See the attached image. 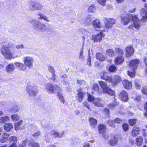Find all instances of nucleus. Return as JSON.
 Returning a JSON list of instances; mask_svg holds the SVG:
<instances>
[{
	"mask_svg": "<svg viewBox=\"0 0 147 147\" xmlns=\"http://www.w3.org/2000/svg\"><path fill=\"white\" fill-rule=\"evenodd\" d=\"M92 89L93 90L96 91L98 93L100 92V87L98 84L96 83H95L93 84Z\"/></svg>",
	"mask_w": 147,
	"mask_h": 147,
	"instance_id": "nucleus-42",
	"label": "nucleus"
},
{
	"mask_svg": "<svg viewBox=\"0 0 147 147\" xmlns=\"http://www.w3.org/2000/svg\"><path fill=\"white\" fill-rule=\"evenodd\" d=\"M137 121L136 119H130L129 120V123L131 126H133L136 125Z\"/></svg>",
	"mask_w": 147,
	"mask_h": 147,
	"instance_id": "nucleus-45",
	"label": "nucleus"
},
{
	"mask_svg": "<svg viewBox=\"0 0 147 147\" xmlns=\"http://www.w3.org/2000/svg\"><path fill=\"white\" fill-rule=\"evenodd\" d=\"M143 141V138L142 137H140L136 138V141L137 145L139 146H141L142 145Z\"/></svg>",
	"mask_w": 147,
	"mask_h": 147,
	"instance_id": "nucleus-35",
	"label": "nucleus"
},
{
	"mask_svg": "<svg viewBox=\"0 0 147 147\" xmlns=\"http://www.w3.org/2000/svg\"><path fill=\"white\" fill-rule=\"evenodd\" d=\"M92 24L94 27L97 28H101V24L100 21L97 19L94 20L92 22Z\"/></svg>",
	"mask_w": 147,
	"mask_h": 147,
	"instance_id": "nucleus-27",
	"label": "nucleus"
},
{
	"mask_svg": "<svg viewBox=\"0 0 147 147\" xmlns=\"http://www.w3.org/2000/svg\"><path fill=\"white\" fill-rule=\"evenodd\" d=\"M106 53L108 56L113 57H114L115 55V53L114 50L112 49H108L106 51Z\"/></svg>",
	"mask_w": 147,
	"mask_h": 147,
	"instance_id": "nucleus-26",
	"label": "nucleus"
},
{
	"mask_svg": "<svg viewBox=\"0 0 147 147\" xmlns=\"http://www.w3.org/2000/svg\"><path fill=\"white\" fill-rule=\"evenodd\" d=\"M46 91L49 94L55 93L56 91H61V88L58 85H53L51 83H47L46 85Z\"/></svg>",
	"mask_w": 147,
	"mask_h": 147,
	"instance_id": "nucleus-2",
	"label": "nucleus"
},
{
	"mask_svg": "<svg viewBox=\"0 0 147 147\" xmlns=\"http://www.w3.org/2000/svg\"><path fill=\"white\" fill-rule=\"evenodd\" d=\"M130 16H131V14L127 13L124 16H121V22L123 25H126L129 22L130 20Z\"/></svg>",
	"mask_w": 147,
	"mask_h": 147,
	"instance_id": "nucleus-14",
	"label": "nucleus"
},
{
	"mask_svg": "<svg viewBox=\"0 0 147 147\" xmlns=\"http://www.w3.org/2000/svg\"><path fill=\"white\" fill-rule=\"evenodd\" d=\"M98 84L100 87L102 89L103 92L107 88V87H109L107 86V83L103 81H99L98 82Z\"/></svg>",
	"mask_w": 147,
	"mask_h": 147,
	"instance_id": "nucleus-30",
	"label": "nucleus"
},
{
	"mask_svg": "<svg viewBox=\"0 0 147 147\" xmlns=\"http://www.w3.org/2000/svg\"><path fill=\"white\" fill-rule=\"evenodd\" d=\"M104 93H107L111 96H115V91L113 90L109 87H107V88L104 91Z\"/></svg>",
	"mask_w": 147,
	"mask_h": 147,
	"instance_id": "nucleus-24",
	"label": "nucleus"
},
{
	"mask_svg": "<svg viewBox=\"0 0 147 147\" xmlns=\"http://www.w3.org/2000/svg\"><path fill=\"white\" fill-rule=\"evenodd\" d=\"M56 76L55 75V73L52 74V76L51 78H50V79L53 81H55L56 80Z\"/></svg>",
	"mask_w": 147,
	"mask_h": 147,
	"instance_id": "nucleus-63",
	"label": "nucleus"
},
{
	"mask_svg": "<svg viewBox=\"0 0 147 147\" xmlns=\"http://www.w3.org/2000/svg\"><path fill=\"white\" fill-rule=\"evenodd\" d=\"M49 71L52 74L55 73V71L53 67L51 66H48Z\"/></svg>",
	"mask_w": 147,
	"mask_h": 147,
	"instance_id": "nucleus-58",
	"label": "nucleus"
},
{
	"mask_svg": "<svg viewBox=\"0 0 147 147\" xmlns=\"http://www.w3.org/2000/svg\"><path fill=\"white\" fill-rule=\"evenodd\" d=\"M136 69L132 68V71H128L127 72V75L131 78H133L135 77L136 76Z\"/></svg>",
	"mask_w": 147,
	"mask_h": 147,
	"instance_id": "nucleus-36",
	"label": "nucleus"
},
{
	"mask_svg": "<svg viewBox=\"0 0 147 147\" xmlns=\"http://www.w3.org/2000/svg\"><path fill=\"white\" fill-rule=\"evenodd\" d=\"M105 31V30L104 29L101 30V32L92 36V40H93L94 42H100L102 40V38L104 36V35L102 32H104Z\"/></svg>",
	"mask_w": 147,
	"mask_h": 147,
	"instance_id": "nucleus-7",
	"label": "nucleus"
},
{
	"mask_svg": "<svg viewBox=\"0 0 147 147\" xmlns=\"http://www.w3.org/2000/svg\"><path fill=\"white\" fill-rule=\"evenodd\" d=\"M118 137L114 136L109 141V144L112 146H114L117 144L118 141Z\"/></svg>",
	"mask_w": 147,
	"mask_h": 147,
	"instance_id": "nucleus-22",
	"label": "nucleus"
},
{
	"mask_svg": "<svg viewBox=\"0 0 147 147\" xmlns=\"http://www.w3.org/2000/svg\"><path fill=\"white\" fill-rule=\"evenodd\" d=\"M9 118L8 116L2 117L0 118V123H5V122L9 121Z\"/></svg>",
	"mask_w": 147,
	"mask_h": 147,
	"instance_id": "nucleus-39",
	"label": "nucleus"
},
{
	"mask_svg": "<svg viewBox=\"0 0 147 147\" xmlns=\"http://www.w3.org/2000/svg\"><path fill=\"white\" fill-rule=\"evenodd\" d=\"M86 63L87 65H88L89 66H91V57L90 56H89L88 58Z\"/></svg>",
	"mask_w": 147,
	"mask_h": 147,
	"instance_id": "nucleus-59",
	"label": "nucleus"
},
{
	"mask_svg": "<svg viewBox=\"0 0 147 147\" xmlns=\"http://www.w3.org/2000/svg\"><path fill=\"white\" fill-rule=\"evenodd\" d=\"M141 61L138 59L131 60L129 63V66L132 68L136 69L138 65L140 64Z\"/></svg>",
	"mask_w": 147,
	"mask_h": 147,
	"instance_id": "nucleus-9",
	"label": "nucleus"
},
{
	"mask_svg": "<svg viewBox=\"0 0 147 147\" xmlns=\"http://www.w3.org/2000/svg\"><path fill=\"white\" fill-rule=\"evenodd\" d=\"M105 28L107 29L111 28L114 24L115 23V20L113 18H105Z\"/></svg>",
	"mask_w": 147,
	"mask_h": 147,
	"instance_id": "nucleus-6",
	"label": "nucleus"
},
{
	"mask_svg": "<svg viewBox=\"0 0 147 147\" xmlns=\"http://www.w3.org/2000/svg\"><path fill=\"white\" fill-rule=\"evenodd\" d=\"M96 59L100 61H103L105 59V57L101 53H97L96 54Z\"/></svg>",
	"mask_w": 147,
	"mask_h": 147,
	"instance_id": "nucleus-32",
	"label": "nucleus"
},
{
	"mask_svg": "<svg viewBox=\"0 0 147 147\" xmlns=\"http://www.w3.org/2000/svg\"><path fill=\"white\" fill-rule=\"evenodd\" d=\"M11 118L12 120L17 121L20 119V117L17 114L12 115L11 116Z\"/></svg>",
	"mask_w": 147,
	"mask_h": 147,
	"instance_id": "nucleus-48",
	"label": "nucleus"
},
{
	"mask_svg": "<svg viewBox=\"0 0 147 147\" xmlns=\"http://www.w3.org/2000/svg\"><path fill=\"white\" fill-rule=\"evenodd\" d=\"M92 19L91 17V16H88L85 18L84 24L86 25H88L92 21Z\"/></svg>",
	"mask_w": 147,
	"mask_h": 147,
	"instance_id": "nucleus-40",
	"label": "nucleus"
},
{
	"mask_svg": "<svg viewBox=\"0 0 147 147\" xmlns=\"http://www.w3.org/2000/svg\"><path fill=\"white\" fill-rule=\"evenodd\" d=\"M142 98V97L141 96H137L135 98V100L136 101L139 102L140 101Z\"/></svg>",
	"mask_w": 147,
	"mask_h": 147,
	"instance_id": "nucleus-61",
	"label": "nucleus"
},
{
	"mask_svg": "<svg viewBox=\"0 0 147 147\" xmlns=\"http://www.w3.org/2000/svg\"><path fill=\"white\" fill-rule=\"evenodd\" d=\"M15 64L20 70L24 71L27 68V66L24 64L17 62Z\"/></svg>",
	"mask_w": 147,
	"mask_h": 147,
	"instance_id": "nucleus-33",
	"label": "nucleus"
},
{
	"mask_svg": "<svg viewBox=\"0 0 147 147\" xmlns=\"http://www.w3.org/2000/svg\"><path fill=\"white\" fill-rule=\"evenodd\" d=\"M88 11L90 12H94L96 11V7L93 4L91 5L88 8Z\"/></svg>",
	"mask_w": 147,
	"mask_h": 147,
	"instance_id": "nucleus-47",
	"label": "nucleus"
},
{
	"mask_svg": "<svg viewBox=\"0 0 147 147\" xmlns=\"http://www.w3.org/2000/svg\"><path fill=\"white\" fill-rule=\"evenodd\" d=\"M119 104L118 102H114L113 103H110L107 105L108 107L111 109H113L115 107Z\"/></svg>",
	"mask_w": 147,
	"mask_h": 147,
	"instance_id": "nucleus-38",
	"label": "nucleus"
},
{
	"mask_svg": "<svg viewBox=\"0 0 147 147\" xmlns=\"http://www.w3.org/2000/svg\"><path fill=\"white\" fill-rule=\"evenodd\" d=\"M22 121L20 120L15 124V129L17 131L19 129L20 127L22 124Z\"/></svg>",
	"mask_w": 147,
	"mask_h": 147,
	"instance_id": "nucleus-43",
	"label": "nucleus"
},
{
	"mask_svg": "<svg viewBox=\"0 0 147 147\" xmlns=\"http://www.w3.org/2000/svg\"><path fill=\"white\" fill-rule=\"evenodd\" d=\"M26 90L27 92L30 96L35 97L36 94L38 93V90L36 86H28Z\"/></svg>",
	"mask_w": 147,
	"mask_h": 147,
	"instance_id": "nucleus-4",
	"label": "nucleus"
},
{
	"mask_svg": "<svg viewBox=\"0 0 147 147\" xmlns=\"http://www.w3.org/2000/svg\"><path fill=\"white\" fill-rule=\"evenodd\" d=\"M106 1V0H97V2L103 6H105Z\"/></svg>",
	"mask_w": 147,
	"mask_h": 147,
	"instance_id": "nucleus-56",
	"label": "nucleus"
},
{
	"mask_svg": "<svg viewBox=\"0 0 147 147\" xmlns=\"http://www.w3.org/2000/svg\"><path fill=\"white\" fill-rule=\"evenodd\" d=\"M130 17L131 18V20L134 22H136L139 21V19L136 15H133L131 14V16H130Z\"/></svg>",
	"mask_w": 147,
	"mask_h": 147,
	"instance_id": "nucleus-49",
	"label": "nucleus"
},
{
	"mask_svg": "<svg viewBox=\"0 0 147 147\" xmlns=\"http://www.w3.org/2000/svg\"><path fill=\"white\" fill-rule=\"evenodd\" d=\"M115 52L118 56H123L124 52L123 50L120 47H116L115 49Z\"/></svg>",
	"mask_w": 147,
	"mask_h": 147,
	"instance_id": "nucleus-28",
	"label": "nucleus"
},
{
	"mask_svg": "<svg viewBox=\"0 0 147 147\" xmlns=\"http://www.w3.org/2000/svg\"><path fill=\"white\" fill-rule=\"evenodd\" d=\"M4 129L7 131H9L13 128L11 123H6L4 125Z\"/></svg>",
	"mask_w": 147,
	"mask_h": 147,
	"instance_id": "nucleus-31",
	"label": "nucleus"
},
{
	"mask_svg": "<svg viewBox=\"0 0 147 147\" xmlns=\"http://www.w3.org/2000/svg\"><path fill=\"white\" fill-rule=\"evenodd\" d=\"M145 129H142V136L144 137H146L147 136V133Z\"/></svg>",
	"mask_w": 147,
	"mask_h": 147,
	"instance_id": "nucleus-62",
	"label": "nucleus"
},
{
	"mask_svg": "<svg viewBox=\"0 0 147 147\" xmlns=\"http://www.w3.org/2000/svg\"><path fill=\"white\" fill-rule=\"evenodd\" d=\"M115 123L120 124L123 122V120L118 117H116L114 119Z\"/></svg>",
	"mask_w": 147,
	"mask_h": 147,
	"instance_id": "nucleus-55",
	"label": "nucleus"
},
{
	"mask_svg": "<svg viewBox=\"0 0 147 147\" xmlns=\"http://www.w3.org/2000/svg\"><path fill=\"white\" fill-rule=\"evenodd\" d=\"M104 113L108 117H110L109 115L110 111L109 109L107 108H105L104 109Z\"/></svg>",
	"mask_w": 147,
	"mask_h": 147,
	"instance_id": "nucleus-54",
	"label": "nucleus"
},
{
	"mask_svg": "<svg viewBox=\"0 0 147 147\" xmlns=\"http://www.w3.org/2000/svg\"><path fill=\"white\" fill-rule=\"evenodd\" d=\"M9 135L7 133H4L3 135V136L0 139V142L1 143H5L8 140V138Z\"/></svg>",
	"mask_w": 147,
	"mask_h": 147,
	"instance_id": "nucleus-25",
	"label": "nucleus"
},
{
	"mask_svg": "<svg viewBox=\"0 0 147 147\" xmlns=\"http://www.w3.org/2000/svg\"><path fill=\"white\" fill-rule=\"evenodd\" d=\"M29 146H30L31 147H40L39 144L35 142H29Z\"/></svg>",
	"mask_w": 147,
	"mask_h": 147,
	"instance_id": "nucleus-50",
	"label": "nucleus"
},
{
	"mask_svg": "<svg viewBox=\"0 0 147 147\" xmlns=\"http://www.w3.org/2000/svg\"><path fill=\"white\" fill-rule=\"evenodd\" d=\"M107 123L110 126L114 128L116 127L115 123L114 120L109 119L108 120Z\"/></svg>",
	"mask_w": 147,
	"mask_h": 147,
	"instance_id": "nucleus-41",
	"label": "nucleus"
},
{
	"mask_svg": "<svg viewBox=\"0 0 147 147\" xmlns=\"http://www.w3.org/2000/svg\"><path fill=\"white\" fill-rule=\"evenodd\" d=\"M31 23L35 26L41 32H45L47 30V27L44 24L40 22H37L35 20H32Z\"/></svg>",
	"mask_w": 147,
	"mask_h": 147,
	"instance_id": "nucleus-5",
	"label": "nucleus"
},
{
	"mask_svg": "<svg viewBox=\"0 0 147 147\" xmlns=\"http://www.w3.org/2000/svg\"><path fill=\"white\" fill-rule=\"evenodd\" d=\"M64 132H62L61 133H59L55 130H53L51 132V135L53 136L55 138H61L63 136Z\"/></svg>",
	"mask_w": 147,
	"mask_h": 147,
	"instance_id": "nucleus-21",
	"label": "nucleus"
},
{
	"mask_svg": "<svg viewBox=\"0 0 147 147\" xmlns=\"http://www.w3.org/2000/svg\"><path fill=\"white\" fill-rule=\"evenodd\" d=\"M123 129L125 132H126L129 129V125L126 123H124L122 125Z\"/></svg>",
	"mask_w": 147,
	"mask_h": 147,
	"instance_id": "nucleus-51",
	"label": "nucleus"
},
{
	"mask_svg": "<svg viewBox=\"0 0 147 147\" xmlns=\"http://www.w3.org/2000/svg\"><path fill=\"white\" fill-rule=\"evenodd\" d=\"M144 7L145 9H142L141 11V15L143 16L141 20L142 22H144L147 20V3H145Z\"/></svg>",
	"mask_w": 147,
	"mask_h": 147,
	"instance_id": "nucleus-10",
	"label": "nucleus"
},
{
	"mask_svg": "<svg viewBox=\"0 0 147 147\" xmlns=\"http://www.w3.org/2000/svg\"><path fill=\"white\" fill-rule=\"evenodd\" d=\"M141 91L143 94L147 96V87H143L141 89Z\"/></svg>",
	"mask_w": 147,
	"mask_h": 147,
	"instance_id": "nucleus-53",
	"label": "nucleus"
},
{
	"mask_svg": "<svg viewBox=\"0 0 147 147\" xmlns=\"http://www.w3.org/2000/svg\"><path fill=\"white\" fill-rule=\"evenodd\" d=\"M15 66L13 63L9 64L6 67V69L7 72H11L15 69Z\"/></svg>",
	"mask_w": 147,
	"mask_h": 147,
	"instance_id": "nucleus-29",
	"label": "nucleus"
},
{
	"mask_svg": "<svg viewBox=\"0 0 147 147\" xmlns=\"http://www.w3.org/2000/svg\"><path fill=\"white\" fill-rule=\"evenodd\" d=\"M41 135V132L40 131H37L34 133L32 134V136L34 138H37Z\"/></svg>",
	"mask_w": 147,
	"mask_h": 147,
	"instance_id": "nucleus-57",
	"label": "nucleus"
},
{
	"mask_svg": "<svg viewBox=\"0 0 147 147\" xmlns=\"http://www.w3.org/2000/svg\"><path fill=\"white\" fill-rule=\"evenodd\" d=\"M78 92L76 98L78 101L81 102L82 101L85 93L82 92V89L80 88L77 90Z\"/></svg>",
	"mask_w": 147,
	"mask_h": 147,
	"instance_id": "nucleus-11",
	"label": "nucleus"
},
{
	"mask_svg": "<svg viewBox=\"0 0 147 147\" xmlns=\"http://www.w3.org/2000/svg\"><path fill=\"white\" fill-rule=\"evenodd\" d=\"M124 61V58L122 56H117L114 60V62L116 65H120L122 64Z\"/></svg>",
	"mask_w": 147,
	"mask_h": 147,
	"instance_id": "nucleus-19",
	"label": "nucleus"
},
{
	"mask_svg": "<svg viewBox=\"0 0 147 147\" xmlns=\"http://www.w3.org/2000/svg\"><path fill=\"white\" fill-rule=\"evenodd\" d=\"M93 103L94 105L97 107H103V104L102 102V100L101 99L97 98L94 101Z\"/></svg>",
	"mask_w": 147,
	"mask_h": 147,
	"instance_id": "nucleus-23",
	"label": "nucleus"
},
{
	"mask_svg": "<svg viewBox=\"0 0 147 147\" xmlns=\"http://www.w3.org/2000/svg\"><path fill=\"white\" fill-rule=\"evenodd\" d=\"M107 129L106 125L100 123L98 126V132L101 134H103L105 133Z\"/></svg>",
	"mask_w": 147,
	"mask_h": 147,
	"instance_id": "nucleus-18",
	"label": "nucleus"
},
{
	"mask_svg": "<svg viewBox=\"0 0 147 147\" xmlns=\"http://www.w3.org/2000/svg\"><path fill=\"white\" fill-rule=\"evenodd\" d=\"M143 62L146 66L147 67V57H145L143 59Z\"/></svg>",
	"mask_w": 147,
	"mask_h": 147,
	"instance_id": "nucleus-64",
	"label": "nucleus"
},
{
	"mask_svg": "<svg viewBox=\"0 0 147 147\" xmlns=\"http://www.w3.org/2000/svg\"><path fill=\"white\" fill-rule=\"evenodd\" d=\"M141 82L139 80H135L134 86L137 90H139L141 88Z\"/></svg>",
	"mask_w": 147,
	"mask_h": 147,
	"instance_id": "nucleus-37",
	"label": "nucleus"
},
{
	"mask_svg": "<svg viewBox=\"0 0 147 147\" xmlns=\"http://www.w3.org/2000/svg\"><path fill=\"white\" fill-rule=\"evenodd\" d=\"M8 140L10 142H13V143H16V144H17L18 138L16 136H12L9 138Z\"/></svg>",
	"mask_w": 147,
	"mask_h": 147,
	"instance_id": "nucleus-44",
	"label": "nucleus"
},
{
	"mask_svg": "<svg viewBox=\"0 0 147 147\" xmlns=\"http://www.w3.org/2000/svg\"><path fill=\"white\" fill-rule=\"evenodd\" d=\"M143 107L144 109L145 110L144 113V115L147 119V101L144 103Z\"/></svg>",
	"mask_w": 147,
	"mask_h": 147,
	"instance_id": "nucleus-46",
	"label": "nucleus"
},
{
	"mask_svg": "<svg viewBox=\"0 0 147 147\" xmlns=\"http://www.w3.org/2000/svg\"><path fill=\"white\" fill-rule=\"evenodd\" d=\"M121 100L123 102H127L129 99L127 92L125 90H122L119 94Z\"/></svg>",
	"mask_w": 147,
	"mask_h": 147,
	"instance_id": "nucleus-12",
	"label": "nucleus"
},
{
	"mask_svg": "<svg viewBox=\"0 0 147 147\" xmlns=\"http://www.w3.org/2000/svg\"><path fill=\"white\" fill-rule=\"evenodd\" d=\"M122 84L123 87L127 90H131L132 88V83L131 81H129L127 79L123 80Z\"/></svg>",
	"mask_w": 147,
	"mask_h": 147,
	"instance_id": "nucleus-16",
	"label": "nucleus"
},
{
	"mask_svg": "<svg viewBox=\"0 0 147 147\" xmlns=\"http://www.w3.org/2000/svg\"><path fill=\"white\" fill-rule=\"evenodd\" d=\"M87 100L88 101L92 102L94 101L95 98L94 96L90 94H88Z\"/></svg>",
	"mask_w": 147,
	"mask_h": 147,
	"instance_id": "nucleus-52",
	"label": "nucleus"
},
{
	"mask_svg": "<svg viewBox=\"0 0 147 147\" xmlns=\"http://www.w3.org/2000/svg\"><path fill=\"white\" fill-rule=\"evenodd\" d=\"M61 91H61H58L57 92V95L59 97V99H60L61 98H62L63 96V94L60 93V92Z\"/></svg>",
	"mask_w": 147,
	"mask_h": 147,
	"instance_id": "nucleus-60",
	"label": "nucleus"
},
{
	"mask_svg": "<svg viewBox=\"0 0 147 147\" xmlns=\"http://www.w3.org/2000/svg\"><path fill=\"white\" fill-rule=\"evenodd\" d=\"M134 50L132 45L127 46L125 49L126 57H129L132 55L134 53Z\"/></svg>",
	"mask_w": 147,
	"mask_h": 147,
	"instance_id": "nucleus-13",
	"label": "nucleus"
},
{
	"mask_svg": "<svg viewBox=\"0 0 147 147\" xmlns=\"http://www.w3.org/2000/svg\"><path fill=\"white\" fill-rule=\"evenodd\" d=\"M30 7L32 10L41 9L42 8V6L38 2L32 1L30 4Z\"/></svg>",
	"mask_w": 147,
	"mask_h": 147,
	"instance_id": "nucleus-15",
	"label": "nucleus"
},
{
	"mask_svg": "<svg viewBox=\"0 0 147 147\" xmlns=\"http://www.w3.org/2000/svg\"><path fill=\"white\" fill-rule=\"evenodd\" d=\"M1 52L6 59H8L12 58V55L8 47L3 46L1 48Z\"/></svg>",
	"mask_w": 147,
	"mask_h": 147,
	"instance_id": "nucleus-3",
	"label": "nucleus"
},
{
	"mask_svg": "<svg viewBox=\"0 0 147 147\" xmlns=\"http://www.w3.org/2000/svg\"><path fill=\"white\" fill-rule=\"evenodd\" d=\"M140 128L137 126H134L131 131V135L133 137H137L140 134Z\"/></svg>",
	"mask_w": 147,
	"mask_h": 147,
	"instance_id": "nucleus-17",
	"label": "nucleus"
},
{
	"mask_svg": "<svg viewBox=\"0 0 147 147\" xmlns=\"http://www.w3.org/2000/svg\"><path fill=\"white\" fill-rule=\"evenodd\" d=\"M117 69V67L114 64H112L109 66L108 71L110 73H114L115 72Z\"/></svg>",
	"mask_w": 147,
	"mask_h": 147,
	"instance_id": "nucleus-34",
	"label": "nucleus"
},
{
	"mask_svg": "<svg viewBox=\"0 0 147 147\" xmlns=\"http://www.w3.org/2000/svg\"><path fill=\"white\" fill-rule=\"evenodd\" d=\"M90 125L92 128H95L97 126L98 121L93 117H90L88 119Z\"/></svg>",
	"mask_w": 147,
	"mask_h": 147,
	"instance_id": "nucleus-20",
	"label": "nucleus"
},
{
	"mask_svg": "<svg viewBox=\"0 0 147 147\" xmlns=\"http://www.w3.org/2000/svg\"><path fill=\"white\" fill-rule=\"evenodd\" d=\"M33 61V59L30 57L26 56L24 58L23 62L24 64L29 69L32 67Z\"/></svg>",
	"mask_w": 147,
	"mask_h": 147,
	"instance_id": "nucleus-8",
	"label": "nucleus"
},
{
	"mask_svg": "<svg viewBox=\"0 0 147 147\" xmlns=\"http://www.w3.org/2000/svg\"><path fill=\"white\" fill-rule=\"evenodd\" d=\"M100 76L102 79L111 83L113 86L118 85L122 81L120 76L115 75L113 78L111 76H109L108 73L105 71H102L100 74Z\"/></svg>",
	"mask_w": 147,
	"mask_h": 147,
	"instance_id": "nucleus-1",
	"label": "nucleus"
}]
</instances>
